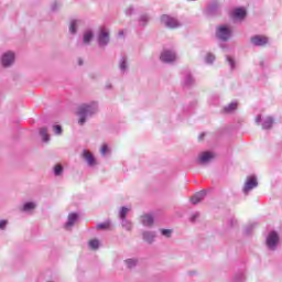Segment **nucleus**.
I'll return each instance as SVG.
<instances>
[{
	"label": "nucleus",
	"mask_w": 282,
	"mask_h": 282,
	"mask_svg": "<svg viewBox=\"0 0 282 282\" xmlns=\"http://www.w3.org/2000/svg\"><path fill=\"white\" fill-rule=\"evenodd\" d=\"M126 263H127L128 268H133V265H135V260L130 259V260H127Z\"/></svg>",
	"instance_id": "obj_31"
},
{
	"label": "nucleus",
	"mask_w": 282,
	"mask_h": 282,
	"mask_svg": "<svg viewBox=\"0 0 282 282\" xmlns=\"http://www.w3.org/2000/svg\"><path fill=\"white\" fill-rule=\"evenodd\" d=\"M216 36L221 41H228L230 39V29L226 25L218 26Z\"/></svg>",
	"instance_id": "obj_3"
},
{
	"label": "nucleus",
	"mask_w": 282,
	"mask_h": 282,
	"mask_svg": "<svg viewBox=\"0 0 282 282\" xmlns=\"http://www.w3.org/2000/svg\"><path fill=\"white\" fill-rule=\"evenodd\" d=\"M160 58L163 63H173V61H175V53L171 51H164L161 53Z\"/></svg>",
	"instance_id": "obj_8"
},
{
	"label": "nucleus",
	"mask_w": 282,
	"mask_h": 282,
	"mask_svg": "<svg viewBox=\"0 0 282 282\" xmlns=\"http://www.w3.org/2000/svg\"><path fill=\"white\" fill-rule=\"evenodd\" d=\"M161 232L164 237H171L172 231L170 229H162Z\"/></svg>",
	"instance_id": "obj_30"
},
{
	"label": "nucleus",
	"mask_w": 282,
	"mask_h": 282,
	"mask_svg": "<svg viewBox=\"0 0 282 282\" xmlns=\"http://www.w3.org/2000/svg\"><path fill=\"white\" fill-rule=\"evenodd\" d=\"M256 122H257V124H261V116H258V117L256 118Z\"/></svg>",
	"instance_id": "obj_35"
},
{
	"label": "nucleus",
	"mask_w": 282,
	"mask_h": 282,
	"mask_svg": "<svg viewBox=\"0 0 282 282\" xmlns=\"http://www.w3.org/2000/svg\"><path fill=\"white\" fill-rule=\"evenodd\" d=\"M14 63V53L7 52L2 55V65L3 67H10V64Z\"/></svg>",
	"instance_id": "obj_6"
},
{
	"label": "nucleus",
	"mask_w": 282,
	"mask_h": 282,
	"mask_svg": "<svg viewBox=\"0 0 282 282\" xmlns=\"http://www.w3.org/2000/svg\"><path fill=\"white\" fill-rule=\"evenodd\" d=\"M110 226H111V224H109V223H102V224L97 225V229L98 230H109Z\"/></svg>",
	"instance_id": "obj_22"
},
{
	"label": "nucleus",
	"mask_w": 282,
	"mask_h": 282,
	"mask_svg": "<svg viewBox=\"0 0 282 282\" xmlns=\"http://www.w3.org/2000/svg\"><path fill=\"white\" fill-rule=\"evenodd\" d=\"M124 34V32L120 31L119 32V36H122Z\"/></svg>",
	"instance_id": "obj_36"
},
{
	"label": "nucleus",
	"mask_w": 282,
	"mask_h": 282,
	"mask_svg": "<svg viewBox=\"0 0 282 282\" xmlns=\"http://www.w3.org/2000/svg\"><path fill=\"white\" fill-rule=\"evenodd\" d=\"M79 65H83V61L82 59H79Z\"/></svg>",
	"instance_id": "obj_37"
},
{
	"label": "nucleus",
	"mask_w": 282,
	"mask_h": 282,
	"mask_svg": "<svg viewBox=\"0 0 282 282\" xmlns=\"http://www.w3.org/2000/svg\"><path fill=\"white\" fill-rule=\"evenodd\" d=\"M215 158V154L213 152H202L198 156V162L200 164H206L207 162H210Z\"/></svg>",
	"instance_id": "obj_9"
},
{
	"label": "nucleus",
	"mask_w": 282,
	"mask_h": 282,
	"mask_svg": "<svg viewBox=\"0 0 282 282\" xmlns=\"http://www.w3.org/2000/svg\"><path fill=\"white\" fill-rule=\"evenodd\" d=\"M204 197H206V192H198L191 198V202L192 204L196 205L199 204Z\"/></svg>",
	"instance_id": "obj_12"
},
{
	"label": "nucleus",
	"mask_w": 282,
	"mask_h": 282,
	"mask_svg": "<svg viewBox=\"0 0 282 282\" xmlns=\"http://www.w3.org/2000/svg\"><path fill=\"white\" fill-rule=\"evenodd\" d=\"M227 61L230 63L231 67H235V61L231 57H228Z\"/></svg>",
	"instance_id": "obj_33"
},
{
	"label": "nucleus",
	"mask_w": 282,
	"mask_h": 282,
	"mask_svg": "<svg viewBox=\"0 0 282 282\" xmlns=\"http://www.w3.org/2000/svg\"><path fill=\"white\" fill-rule=\"evenodd\" d=\"M214 61H215V55L208 54V55L206 56V62H207V63H213Z\"/></svg>",
	"instance_id": "obj_29"
},
{
	"label": "nucleus",
	"mask_w": 282,
	"mask_h": 282,
	"mask_svg": "<svg viewBox=\"0 0 282 282\" xmlns=\"http://www.w3.org/2000/svg\"><path fill=\"white\" fill-rule=\"evenodd\" d=\"M8 220H0V228H6Z\"/></svg>",
	"instance_id": "obj_32"
},
{
	"label": "nucleus",
	"mask_w": 282,
	"mask_h": 282,
	"mask_svg": "<svg viewBox=\"0 0 282 282\" xmlns=\"http://www.w3.org/2000/svg\"><path fill=\"white\" fill-rule=\"evenodd\" d=\"M40 135L42 137L44 142H50V134H47V128H42L40 130Z\"/></svg>",
	"instance_id": "obj_18"
},
{
	"label": "nucleus",
	"mask_w": 282,
	"mask_h": 282,
	"mask_svg": "<svg viewBox=\"0 0 282 282\" xmlns=\"http://www.w3.org/2000/svg\"><path fill=\"white\" fill-rule=\"evenodd\" d=\"M107 151H109V147H107V144H104L100 150L101 155H106Z\"/></svg>",
	"instance_id": "obj_28"
},
{
	"label": "nucleus",
	"mask_w": 282,
	"mask_h": 282,
	"mask_svg": "<svg viewBox=\"0 0 282 282\" xmlns=\"http://www.w3.org/2000/svg\"><path fill=\"white\" fill-rule=\"evenodd\" d=\"M143 226H153V216L151 215H143L141 217Z\"/></svg>",
	"instance_id": "obj_16"
},
{
	"label": "nucleus",
	"mask_w": 282,
	"mask_h": 282,
	"mask_svg": "<svg viewBox=\"0 0 282 282\" xmlns=\"http://www.w3.org/2000/svg\"><path fill=\"white\" fill-rule=\"evenodd\" d=\"M55 175H61L63 173V166L62 165H56L54 170Z\"/></svg>",
	"instance_id": "obj_27"
},
{
	"label": "nucleus",
	"mask_w": 282,
	"mask_h": 282,
	"mask_svg": "<svg viewBox=\"0 0 282 282\" xmlns=\"http://www.w3.org/2000/svg\"><path fill=\"white\" fill-rule=\"evenodd\" d=\"M88 243L93 250H98V247L100 246V241H98V239L89 240Z\"/></svg>",
	"instance_id": "obj_20"
},
{
	"label": "nucleus",
	"mask_w": 282,
	"mask_h": 282,
	"mask_svg": "<svg viewBox=\"0 0 282 282\" xmlns=\"http://www.w3.org/2000/svg\"><path fill=\"white\" fill-rule=\"evenodd\" d=\"M258 185L259 183L257 182L256 177H249L245 183L243 191L245 193H250V191H252V188H257Z\"/></svg>",
	"instance_id": "obj_5"
},
{
	"label": "nucleus",
	"mask_w": 282,
	"mask_h": 282,
	"mask_svg": "<svg viewBox=\"0 0 282 282\" xmlns=\"http://www.w3.org/2000/svg\"><path fill=\"white\" fill-rule=\"evenodd\" d=\"M251 43H253V45L261 47L263 45H268V37L263 35H256L251 37Z\"/></svg>",
	"instance_id": "obj_7"
},
{
	"label": "nucleus",
	"mask_w": 282,
	"mask_h": 282,
	"mask_svg": "<svg viewBox=\"0 0 282 282\" xmlns=\"http://www.w3.org/2000/svg\"><path fill=\"white\" fill-rule=\"evenodd\" d=\"M78 219V214H69L68 215V221L66 223V228H72L74 224H76V220Z\"/></svg>",
	"instance_id": "obj_13"
},
{
	"label": "nucleus",
	"mask_w": 282,
	"mask_h": 282,
	"mask_svg": "<svg viewBox=\"0 0 282 282\" xmlns=\"http://www.w3.org/2000/svg\"><path fill=\"white\" fill-rule=\"evenodd\" d=\"M239 107V104L231 102L228 106L224 108L225 113H232V111H237V108Z\"/></svg>",
	"instance_id": "obj_15"
},
{
	"label": "nucleus",
	"mask_w": 282,
	"mask_h": 282,
	"mask_svg": "<svg viewBox=\"0 0 282 282\" xmlns=\"http://www.w3.org/2000/svg\"><path fill=\"white\" fill-rule=\"evenodd\" d=\"M234 19H243L246 17V11L243 8H238L232 12Z\"/></svg>",
	"instance_id": "obj_14"
},
{
	"label": "nucleus",
	"mask_w": 282,
	"mask_h": 282,
	"mask_svg": "<svg viewBox=\"0 0 282 282\" xmlns=\"http://www.w3.org/2000/svg\"><path fill=\"white\" fill-rule=\"evenodd\" d=\"M91 113H96V110L91 108V106H80L78 110V116H79V124H85L87 116H91Z\"/></svg>",
	"instance_id": "obj_1"
},
{
	"label": "nucleus",
	"mask_w": 282,
	"mask_h": 282,
	"mask_svg": "<svg viewBox=\"0 0 282 282\" xmlns=\"http://www.w3.org/2000/svg\"><path fill=\"white\" fill-rule=\"evenodd\" d=\"M94 39V34L91 32H87L84 34V43H89Z\"/></svg>",
	"instance_id": "obj_23"
},
{
	"label": "nucleus",
	"mask_w": 282,
	"mask_h": 282,
	"mask_svg": "<svg viewBox=\"0 0 282 282\" xmlns=\"http://www.w3.org/2000/svg\"><path fill=\"white\" fill-rule=\"evenodd\" d=\"M127 213H129V208L122 207L120 210V218L126 219L127 218Z\"/></svg>",
	"instance_id": "obj_24"
},
{
	"label": "nucleus",
	"mask_w": 282,
	"mask_h": 282,
	"mask_svg": "<svg viewBox=\"0 0 282 282\" xmlns=\"http://www.w3.org/2000/svg\"><path fill=\"white\" fill-rule=\"evenodd\" d=\"M36 208V205L34 203H26L23 206V210L28 212V210H34Z\"/></svg>",
	"instance_id": "obj_21"
},
{
	"label": "nucleus",
	"mask_w": 282,
	"mask_h": 282,
	"mask_svg": "<svg viewBox=\"0 0 282 282\" xmlns=\"http://www.w3.org/2000/svg\"><path fill=\"white\" fill-rule=\"evenodd\" d=\"M83 158L87 161L89 166H94V164H96V159H94V155L91 154V152L84 150Z\"/></svg>",
	"instance_id": "obj_11"
},
{
	"label": "nucleus",
	"mask_w": 282,
	"mask_h": 282,
	"mask_svg": "<svg viewBox=\"0 0 282 282\" xmlns=\"http://www.w3.org/2000/svg\"><path fill=\"white\" fill-rule=\"evenodd\" d=\"M144 241H148V243H153V240L155 239V235L151 232H144L143 234Z\"/></svg>",
	"instance_id": "obj_19"
},
{
	"label": "nucleus",
	"mask_w": 282,
	"mask_h": 282,
	"mask_svg": "<svg viewBox=\"0 0 282 282\" xmlns=\"http://www.w3.org/2000/svg\"><path fill=\"white\" fill-rule=\"evenodd\" d=\"M53 131L56 135H61V133H63V128L61 126H53Z\"/></svg>",
	"instance_id": "obj_25"
},
{
	"label": "nucleus",
	"mask_w": 282,
	"mask_h": 282,
	"mask_svg": "<svg viewBox=\"0 0 282 282\" xmlns=\"http://www.w3.org/2000/svg\"><path fill=\"white\" fill-rule=\"evenodd\" d=\"M69 32H72V34H76V20L70 22Z\"/></svg>",
	"instance_id": "obj_26"
},
{
	"label": "nucleus",
	"mask_w": 282,
	"mask_h": 282,
	"mask_svg": "<svg viewBox=\"0 0 282 282\" xmlns=\"http://www.w3.org/2000/svg\"><path fill=\"white\" fill-rule=\"evenodd\" d=\"M272 124H274V119L272 117H267L262 124V128L263 129H272Z\"/></svg>",
	"instance_id": "obj_17"
},
{
	"label": "nucleus",
	"mask_w": 282,
	"mask_h": 282,
	"mask_svg": "<svg viewBox=\"0 0 282 282\" xmlns=\"http://www.w3.org/2000/svg\"><path fill=\"white\" fill-rule=\"evenodd\" d=\"M161 22L170 30H175V28H180V22H177L175 18H172L167 14L161 17Z\"/></svg>",
	"instance_id": "obj_2"
},
{
	"label": "nucleus",
	"mask_w": 282,
	"mask_h": 282,
	"mask_svg": "<svg viewBox=\"0 0 282 282\" xmlns=\"http://www.w3.org/2000/svg\"><path fill=\"white\" fill-rule=\"evenodd\" d=\"M121 69H127V62L126 61L121 62Z\"/></svg>",
	"instance_id": "obj_34"
},
{
	"label": "nucleus",
	"mask_w": 282,
	"mask_h": 282,
	"mask_svg": "<svg viewBox=\"0 0 282 282\" xmlns=\"http://www.w3.org/2000/svg\"><path fill=\"white\" fill-rule=\"evenodd\" d=\"M276 243H279V234H276L275 231H272L271 234H269L267 238V246L271 250H274V248L276 247Z\"/></svg>",
	"instance_id": "obj_4"
},
{
	"label": "nucleus",
	"mask_w": 282,
	"mask_h": 282,
	"mask_svg": "<svg viewBox=\"0 0 282 282\" xmlns=\"http://www.w3.org/2000/svg\"><path fill=\"white\" fill-rule=\"evenodd\" d=\"M99 45H107L109 43V33L105 30H101L99 33Z\"/></svg>",
	"instance_id": "obj_10"
}]
</instances>
